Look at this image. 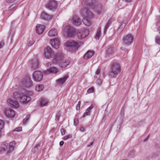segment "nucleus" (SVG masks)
Instances as JSON below:
<instances>
[{
  "instance_id": "2",
  "label": "nucleus",
  "mask_w": 160,
  "mask_h": 160,
  "mask_svg": "<svg viewBox=\"0 0 160 160\" xmlns=\"http://www.w3.org/2000/svg\"><path fill=\"white\" fill-rule=\"evenodd\" d=\"M33 95L32 92L26 91L25 95H21L18 92H15L13 93V98L19 101L23 104L27 103L31 100L29 96Z\"/></svg>"
},
{
  "instance_id": "42",
  "label": "nucleus",
  "mask_w": 160,
  "mask_h": 160,
  "mask_svg": "<svg viewBox=\"0 0 160 160\" xmlns=\"http://www.w3.org/2000/svg\"><path fill=\"white\" fill-rule=\"evenodd\" d=\"M94 88L93 87H92L89 89L88 91L87 92L88 93H90L93 92L94 91Z\"/></svg>"
},
{
  "instance_id": "12",
  "label": "nucleus",
  "mask_w": 160,
  "mask_h": 160,
  "mask_svg": "<svg viewBox=\"0 0 160 160\" xmlns=\"http://www.w3.org/2000/svg\"><path fill=\"white\" fill-rule=\"evenodd\" d=\"M51 43L52 46L54 48L56 49L59 48L60 45V40L58 38H56L51 40Z\"/></svg>"
},
{
  "instance_id": "53",
  "label": "nucleus",
  "mask_w": 160,
  "mask_h": 160,
  "mask_svg": "<svg viewBox=\"0 0 160 160\" xmlns=\"http://www.w3.org/2000/svg\"><path fill=\"white\" fill-rule=\"evenodd\" d=\"M64 143V142L63 141H61L59 142V145L62 146Z\"/></svg>"
},
{
  "instance_id": "31",
  "label": "nucleus",
  "mask_w": 160,
  "mask_h": 160,
  "mask_svg": "<svg viewBox=\"0 0 160 160\" xmlns=\"http://www.w3.org/2000/svg\"><path fill=\"white\" fill-rule=\"evenodd\" d=\"M44 88V86L42 85H37L36 87V90L38 92H41Z\"/></svg>"
},
{
  "instance_id": "28",
  "label": "nucleus",
  "mask_w": 160,
  "mask_h": 160,
  "mask_svg": "<svg viewBox=\"0 0 160 160\" xmlns=\"http://www.w3.org/2000/svg\"><path fill=\"white\" fill-rule=\"evenodd\" d=\"M93 108L92 106L89 107L86 110L85 112L84 113L82 116L83 118H84L86 116L89 115L91 112V110H92Z\"/></svg>"
},
{
  "instance_id": "52",
  "label": "nucleus",
  "mask_w": 160,
  "mask_h": 160,
  "mask_svg": "<svg viewBox=\"0 0 160 160\" xmlns=\"http://www.w3.org/2000/svg\"><path fill=\"white\" fill-rule=\"evenodd\" d=\"M79 130L82 132H83L85 131V129L84 128L82 127L79 128Z\"/></svg>"
},
{
  "instance_id": "13",
  "label": "nucleus",
  "mask_w": 160,
  "mask_h": 160,
  "mask_svg": "<svg viewBox=\"0 0 160 160\" xmlns=\"http://www.w3.org/2000/svg\"><path fill=\"white\" fill-rule=\"evenodd\" d=\"M81 13L83 16L87 17L90 18H92L93 17L92 13L87 9H83Z\"/></svg>"
},
{
  "instance_id": "29",
  "label": "nucleus",
  "mask_w": 160,
  "mask_h": 160,
  "mask_svg": "<svg viewBox=\"0 0 160 160\" xmlns=\"http://www.w3.org/2000/svg\"><path fill=\"white\" fill-rule=\"evenodd\" d=\"M126 23L123 22H122L118 29L117 31L118 33H121L124 29Z\"/></svg>"
},
{
  "instance_id": "62",
  "label": "nucleus",
  "mask_w": 160,
  "mask_h": 160,
  "mask_svg": "<svg viewBox=\"0 0 160 160\" xmlns=\"http://www.w3.org/2000/svg\"><path fill=\"white\" fill-rule=\"evenodd\" d=\"M80 104H81V102H80V101H79V102H78V106H80Z\"/></svg>"
},
{
  "instance_id": "32",
  "label": "nucleus",
  "mask_w": 160,
  "mask_h": 160,
  "mask_svg": "<svg viewBox=\"0 0 160 160\" xmlns=\"http://www.w3.org/2000/svg\"><path fill=\"white\" fill-rule=\"evenodd\" d=\"M101 35V29L100 28H98V29L97 32L96 34L95 38L97 40L99 39V38Z\"/></svg>"
},
{
  "instance_id": "38",
  "label": "nucleus",
  "mask_w": 160,
  "mask_h": 160,
  "mask_svg": "<svg viewBox=\"0 0 160 160\" xmlns=\"http://www.w3.org/2000/svg\"><path fill=\"white\" fill-rule=\"evenodd\" d=\"M155 41L157 44H160V37L158 36H156Z\"/></svg>"
},
{
  "instance_id": "47",
  "label": "nucleus",
  "mask_w": 160,
  "mask_h": 160,
  "mask_svg": "<svg viewBox=\"0 0 160 160\" xmlns=\"http://www.w3.org/2000/svg\"><path fill=\"white\" fill-rule=\"evenodd\" d=\"M61 132L62 135H64L65 134V130L63 128L61 130Z\"/></svg>"
},
{
  "instance_id": "26",
  "label": "nucleus",
  "mask_w": 160,
  "mask_h": 160,
  "mask_svg": "<svg viewBox=\"0 0 160 160\" xmlns=\"http://www.w3.org/2000/svg\"><path fill=\"white\" fill-rule=\"evenodd\" d=\"M57 30L54 28L51 29L48 33V35L50 37L55 36L57 35Z\"/></svg>"
},
{
  "instance_id": "51",
  "label": "nucleus",
  "mask_w": 160,
  "mask_h": 160,
  "mask_svg": "<svg viewBox=\"0 0 160 160\" xmlns=\"http://www.w3.org/2000/svg\"><path fill=\"white\" fill-rule=\"evenodd\" d=\"M100 69H98L97 70V71H96V73H95L96 74V75H98L99 74L100 72Z\"/></svg>"
},
{
  "instance_id": "48",
  "label": "nucleus",
  "mask_w": 160,
  "mask_h": 160,
  "mask_svg": "<svg viewBox=\"0 0 160 160\" xmlns=\"http://www.w3.org/2000/svg\"><path fill=\"white\" fill-rule=\"evenodd\" d=\"M34 41H30L28 43V46H31L34 43Z\"/></svg>"
},
{
  "instance_id": "3",
  "label": "nucleus",
  "mask_w": 160,
  "mask_h": 160,
  "mask_svg": "<svg viewBox=\"0 0 160 160\" xmlns=\"http://www.w3.org/2000/svg\"><path fill=\"white\" fill-rule=\"evenodd\" d=\"M15 144L16 143L14 141L11 142L9 145L8 143L3 142L1 145L0 151L5 152L7 151L6 154L8 155L14 150L15 147Z\"/></svg>"
},
{
  "instance_id": "10",
  "label": "nucleus",
  "mask_w": 160,
  "mask_h": 160,
  "mask_svg": "<svg viewBox=\"0 0 160 160\" xmlns=\"http://www.w3.org/2000/svg\"><path fill=\"white\" fill-rule=\"evenodd\" d=\"M57 6L56 2L54 0H50L46 5V7L50 10L55 9Z\"/></svg>"
},
{
  "instance_id": "22",
  "label": "nucleus",
  "mask_w": 160,
  "mask_h": 160,
  "mask_svg": "<svg viewBox=\"0 0 160 160\" xmlns=\"http://www.w3.org/2000/svg\"><path fill=\"white\" fill-rule=\"evenodd\" d=\"M97 2V0H91V2H89L86 0H83L82 2V4L84 3L87 5L88 3L89 7H94V5L96 4Z\"/></svg>"
},
{
  "instance_id": "39",
  "label": "nucleus",
  "mask_w": 160,
  "mask_h": 160,
  "mask_svg": "<svg viewBox=\"0 0 160 160\" xmlns=\"http://www.w3.org/2000/svg\"><path fill=\"white\" fill-rule=\"evenodd\" d=\"M135 155V151H130L129 152L128 155V157H132L133 156Z\"/></svg>"
},
{
  "instance_id": "49",
  "label": "nucleus",
  "mask_w": 160,
  "mask_h": 160,
  "mask_svg": "<svg viewBox=\"0 0 160 160\" xmlns=\"http://www.w3.org/2000/svg\"><path fill=\"white\" fill-rule=\"evenodd\" d=\"M16 0H6V2L8 3L14 2Z\"/></svg>"
},
{
  "instance_id": "19",
  "label": "nucleus",
  "mask_w": 160,
  "mask_h": 160,
  "mask_svg": "<svg viewBox=\"0 0 160 160\" xmlns=\"http://www.w3.org/2000/svg\"><path fill=\"white\" fill-rule=\"evenodd\" d=\"M49 102V100L47 99L42 98H41L39 101V106L40 107H42L48 105Z\"/></svg>"
},
{
  "instance_id": "59",
  "label": "nucleus",
  "mask_w": 160,
  "mask_h": 160,
  "mask_svg": "<svg viewBox=\"0 0 160 160\" xmlns=\"http://www.w3.org/2000/svg\"><path fill=\"white\" fill-rule=\"evenodd\" d=\"M132 0H125V1L127 2H130L132 1Z\"/></svg>"
},
{
  "instance_id": "43",
  "label": "nucleus",
  "mask_w": 160,
  "mask_h": 160,
  "mask_svg": "<svg viewBox=\"0 0 160 160\" xmlns=\"http://www.w3.org/2000/svg\"><path fill=\"white\" fill-rule=\"evenodd\" d=\"M72 138V136L71 135H68L66 136H64L63 137V139L64 140H66L70 138Z\"/></svg>"
},
{
  "instance_id": "11",
  "label": "nucleus",
  "mask_w": 160,
  "mask_h": 160,
  "mask_svg": "<svg viewBox=\"0 0 160 160\" xmlns=\"http://www.w3.org/2000/svg\"><path fill=\"white\" fill-rule=\"evenodd\" d=\"M3 112L5 116L8 118H12L14 117L15 113L14 111L10 109H5L4 110Z\"/></svg>"
},
{
  "instance_id": "17",
  "label": "nucleus",
  "mask_w": 160,
  "mask_h": 160,
  "mask_svg": "<svg viewBox=\"0 0 160 160\" xmlns=\"http://www.w3.org/2000/svg\"><path fill=\"white\" fill-rule=\"evenodd\" d=\"M30 62V63L31 64L32 68L35 69L39 67V64L38 60L35 59L33 60H31Z\"/></svg>"
},
{
  "instance_id": "58",
  "label": "nucleus",
  "mask_w": 160,
  "mask_h": 160,
  "mask_svg": "<svg viewBox=\"0 0 160 160\" xmlns=\"http://www.w3.org/2000/svg\"><path fill=\"white\" fill-rule=\"evenodd\" d=\"M149 136L148 135V136H147V138H146V139H145L144 140V142H146V141H147V140H148V138H149Z\"/></svg>"
},
{
  "instance_id": "61",
  "label": "nucleus",
  "mask_w": 160,
  "mask_h": 160,
  "mask_svg": "<svg viewBox=\"0 0 160 160\" xmlns=\"http://www.w3.org/2000/svg\"><path fill=\"white\" fill-rule=\"evenodd\" d=\"M158 30L159 31V33L160 34V25L159 26Z\"/></svg>"
},
{
  "instance_id": "30",
  "label": "nucleus",
  "mask_w": 160,
  "mask_h": 160,
  "mask_svg": "<svg viewBox=\"0 0 160 160\" xmlns=\"http://www.w3.org/2000/svg\"><path fill=\"white\" fill-rule=\"evenodd\" d=\"M118 73L115 71H112L111 70L108 73L109 76L110 78H112L115 77L117 76Z\"/></svg>"
},
{
  "instance_id": "41",
  "label": "nucleus",
  "mask_w": 160,
  "mask_h": 160,
  "mask_svg": "<svg viewBox=\"0 0 160 160\" xmlns=\"http://www.w3.org/2000/svg\"><path fill=\"white\" fill-rule=\"evenodd\" d=\"M27 81H28V87H31L32 85V83L31 80L29 78H28L27 79Z\"/></svg>"
},
{
  "instance_id": "20",
  "label": "nucleus",
  "mask_w": 160,
  "mask_h": 160,
  "mask_svg": "<svg viewBox=\"0 0 160 160\" xmlns=\"http://www.w3.org/2000/svg\"><path fill=\"white\" fill-rule=\"evenodd\" d=\"M72 20L73 23L76 26H79L81 24L80 19L76 16H74L73 17Z\"/></svg>"
},
{
  "instance_id": "8",
  "label": "nucleus",
  "mask_w": 160,
  "mask_h": 160,
  "mask_svg": "<svg viewBox=\"0 0 160 160\" xmlns=\"http://www.w3.org/2000/svg\"><path fill=\"white\" fill-rule=\"evenodd\" d=\"M133 37L131 34H128L122 38L123 43L127 45H130L133 42Z\"/></svg>"
},
{
  "instance_id": "7",
  "label": "nucleus",
  "mask_w": 160,
  "mask_h": 160,
  "mask_svg": "<svg viewBox=\"0 0 160 160\" xmlns=\"http://www.w3.org/2000/svg\"><path fill=\"white\" fill-rule=\"evenodd\" d=\"M33 80L36 82H40L42 80L43 77L42 72L38 71L34 72L32 74Z\"/></svg>"
},
{
  "instance_id": "63",
  "label": "nucleus",
  "mask_w": 160,
  "mask_h": 160,
  "mask_svg": "<svg viewBox=\"0 0 160 160\" xmlns=\"http://www.w3.org/2000/svg\"><path fill=\"white\" fill-rule=\"evenodd\" d=\"M121 114L123 115L124 114V112L123 111V112L122 111L121 112Z\"/></svg>"
},
{
  "instance_id": "18",
  "label": "nucleus",
  "mask_w": 160,
  "mask_h": 160,
  "mask_svg": "<svg viewBox=\"0 0 160 160\" xmlns=\"http://www.w3.org/2000/svg\"><path fill=\"white\" fill-rule=\"evenodd\" d=\"M58 69L56 68L55 67H52L48 69L47 71H45L44 72V73L46 74H49L50 73H53L54 74H56L58 72Z\"/></svg>"
},
{
  "instance_id": "27",
  "label": "nucleus",
  "mask_w": 160,
  "mask_h": 160,
  "mask_svg": "<svg viewBox=\"0 0 160 160\" xmlns=\"http://www.w3.org/2000/svg\"><path fill=\"white\" fill-rule=\"evenodd\" d=\"M82 22L85 25L87 26H89L91 24L90 18L87 17L85 16L82 19Z\"/></svg>"
},
{
  "instance_id": "56",
  "label": "nucleus",
  "mask_w": 160,
  "mask_h": 160,
  "mask_svg": "<svg viewBox=\"0 0 160 160\" xmlns=\"http://www.w3.org/2000/svg\"><path fill=\"white\" fill-rule=\"evenodd\" d=\"M93 144V142H91L89 144H88L87 145V147H89L90 146H91V145H92Z\"/></svg>"
},
{
  "instance_id": "33",
  "label": "nucleus",
  "mask_w": 160,
  "mask_h": 160,
  "mask_svg": "<svg viewBox=\"0 0 160 160\" xmlns=\"http://www.w3.org/2000/svg\"><path fill=\"white\" fill-rule=\"evenodd\" d=\"M17 5L16 4H13L8 8V10L10 11H14L16 9Z\"/></svg>"
},
{
  "instance_id": "23",
  "label": "nucleus",
  "mask_w": 160,
  "mask_h": 160,
  "mask_svg": "<svg viewBox=\"0 0 160 160\" xmlns=\"http://www.w3.org/2000/svg\"><path fill=\"white\" fill-rule=\"evenodd\" d=\"M94 52L92 51L89 50L84 55L83 58L85 59L91 58L94 55Z\"/></svg>"
},
{
  "instance_id": "36",
  "label": "nucleus",
  "mask_w": 160,
  "mask_h": 160,
  "mask_svg": "<svg viewBox=\"0 0 160 160\" xmlns=\"http://www.w3.org/2000/svg\"><path fill=\"white\" fill-rule=\"evenodd\" d=\"M38 147H40V145L39 144H38L37 145L35 146L32 148V152L34 153H35L36 151L38 150Z\"/></svg>"
},
{
  "instance_id": "40",
  "label": "nucleus",
  "mask_w": 160,
  "mask_h": 160,
  "mask_svg": "<svg viewBox=\"0 0 160 160\" xmlns=\"http://www.w3.org/2000/svg\"><path fill=\"white\" fill-rule=\"evenodd\" d=\"M78 118H76L74 120V125L75 126H77L78 124Z\"/></svg>"
},
{
  "instance_id": "24",
  "label": "nucleus",
  "mask_w": 160,
  "mask_h": 160,
  "mask_svg": "<svg viewBox=\"0 0 160 160\" xmlns=\"http://www.w3.org/2000/svg\"><path fill=\"white\" fill-rule=\"evenodd\" d=\"M68 77V75H65L63 78L57 79L56 81L59 84H63L66 82Z\"/></svg>"
},
{
  "instance_id": "5",
  "label": "nucleus",
  "mask_w": 160,
  "mask_h": 160,
  "mask_svg": "<svg viewBox=\"0 0 160 160\" xmlns=\"http://www.w3.org/2000/svg\"><path fill=\"white\" fill-rule=\"evenodd\" d=\"M64 31L69 37L73 36L75 34V28L70 25L66 26L64 28Z\"/></svg>"
},
{
  "instance_id": "15",
  "label": "nucleus",
  "mask_w": 160,
  "mask_h": 160,
  "mask_svg": "<svg viewBox=\"0 0 160 160\" xmlns=\"http://www.w3.org/2000/svg\"><path fill=\"white\" fill-rule=\"evenodd\" d=\"M45 27L44 25L38 24L36 26V32L38 34H42L43 32Z\"/></svg>"
},
{
  "instance_id": "16",
  "label": "nucleus",
  "mask_w": 160,
  "mask_h": 160,
  "mask_svg": "<svg viewBox=\"0 0 160 160\" xmlns=\"http://www.w3.org/2000/svg\"><path fill=\"white\" fill-rule=\"evenodd\" d=\"M52 17V15H49L44 12H42L40 16V18L42 19L47 21L51 20Z\"/></svg>"
},
{
  "instance_id": "50",
  "label": "nucleus",
  "mask_w": 160,
  "mask_h": 160,
  "mask_svg": "<svg viewBox=\"0 0 160 160\" xmlns=\"http://www.w3.org/2000/svg\"><path fill=\"white\" fill-rule=\"evenodd\" d=\"M59 117H60L59 114L58 113V114H57L56 116V119H57V120H58L59 119Z\"/></svg>"
},
{
  "instance_id": "54",
  "label": "nucleus",
  "mask_w": 160,
  "mask_h": 160,
  "mask_svg": "<svg viewBox=\"0 0 160 160\" xmlns=\"http://www.w3.org/2000/svg\"><path fill=\"white\" fill-rule=\"evenodd\" d=\"M51 63L50 62H48L47 64V66L48 67H51Z\"/></svg>"
},
{
  "instance_id": "55",
  "label": "nucleus",
  "mask_w": 160,
  "mask_h": 160,
  "mask_svg": "<svg viewBox=\"0 0 160 160\" xmlns=\"http://www.w3.org/2000/svg\"><path fill=\"white\" fill-rule=\"evenodd\" d=\"M157 22H158L159 21H160V16H158L157 17Z\"/></svg>"
},
{
  "instance_id": "35",
  "label": "nucleus",
  "mask_w": 160,
  "mask_h": 160,
  "mask_svg": "<svg viewBox=\"0 0 160 160\" xmlns=\"http://www.w3.org/2000/svg\"><path fill=\"white\" fill-rule=\"evenodd\" d=\"M30 117V115H27L25 118H24L23 119V123L24 124H25L27 123V122L29 120V118Z\"/></svg>"
},
{
  "instance_id": "9",
  "label": "nucleus",
  "mask_w": 160,
  "mask_h": 160,
  "mask_svg": "<svg viewBox=\"0 0 160 160\" xmlns=\"http://www.w3.org/2000/svg\"><path fill=\"white\" fill-rule=\"evenodd\" d=\"M7 103L10 107L12 108H17L19 106L17 101L11 98H9L7 100Z\"/></svg>"
},
{
  "instance_id": "14",
  "label": "nucleus",
  "mask_w": 160,
  "mask_h": 160,
  "mask_svg": "<svg viewBox=\"0 0 160 160\" xmlns=\"http://www.w3.org/2000/svg\"><path fill=\"white\" fill-rule=\"evenodd\" d=\"M63 57V55H62V59L58 62V63H55V64H59V66L62 68H65L67 65H68L70 63V61L69 60H63L61 62H60L61 60L62 59Z\"/></svg>"
},
{
  "instance_id": "57",
  "label": "nucleus",
  "mask_w": 160,
  "mask_h": 160,
  "mask_svg": "<svg viewBox=\"0 0 160 160\" xmlns=\"http://www.w3.org/2000/svg\"><path fill=\"white\" fill-rule=\"evenodd\" d=\"M80 106H78L77 105V106L76 107V109L77 110H78L80 109Z\"/></svg>"
},
{
  "instance_id": "1",
  "label": "nucleus",
  "mask_w": 160,
  "mask_h": 160,
  "mask_svg": "<svg viewBox=\"0 0 160 160\" xmlns=\"http://www.w3.org/2000/svg\"><path fill=\"white\" fill-rule=\"evenodd\" d=\"M44 55L47 58H53L52 62L53 63H58L62 57V53L61 52L55 53L49 46L45 48Z\"/></svg>"
},
{
  "instance_id": "34",
  "label": "nucleus",
  "mask_w": 160,
  "mask_h": 160,
  "mask_svg": "<svg viewBox=\"0 0 160 160\" xmlns=\"http://www.w3.org/2000/svg\"><path fill=\"white\" fill-rule=\"evenodd\" d=\"M111 23V19H109V20L107 22L106 24V25L105 27H104V32H105L106 31H107V29L108 28L109 26L110 23Z\"/></svg>"
},
{
  "instance_id": "25",
  "label": "nucleus",
  "mask_w": 160,
  "mask_h": 160,
  "mask_svg": "<svg viewBox=\"0 0 160 160\" xmlns=\"http://www.w3.org/2000/svg\"><path fill=\"white\" fill-rule=\"evenodd\" d=\"M106 54L108 56L112 55L114 53L113 47L110 46L107 47L106 50Z\"/></svg>"
},
{
  "instance_id": "37",
  "label": "nucleus",
  "mask_w": 160,
  "mask_h": 160,
  "mask_svg": "<svg viewBox=\"0 0 160 160\" xmlns=\"http://www.w3.org/2000/svg\"><path fill=\"white\" fill-rule=\"evenodd\" d=\"M4 125V121L0 119V130H1L3 128Z\"/></svg>"
},
{
  "instance_id": "4",
  "label": "nucleus",
  "mask_w": 160,
  "mask_h": 160,
  "mask_svg": "<svg viewBox=\"0 0 160 160\" xmlns=\"http://www.w3.org/2000/svg\"><path fill=\"white\" fill-rule=\"evenodd\" d=\"M89 33V30L86 28H82L78 30L77 36L78 39H82L86 37Z\"/></svg>"
},
{
  "instance_id": "60",
  "label": "nucleus",
  "mask_w": 160,
  "mask_h": 160,
  "mask_svg": "<svg viewBox=\"0 0 160 160\" xmlns=\"http://www.w3.org/2000/svg\"><path fill=\"white\" fill-rule=\"evenodd\" d=\"M55 130V128H53L52 129L51 131H54Z\"/></svg>"
},
{
  "instance_id": "45",
  "label": "nucleus",
  "mask_w": 160,
  "mask_h": 160,
  "mask_svg": "<svg viewBox=\"0 0 160 160\" xmlns=\"http://www.w3.org/2000/svg\"><path fill=\"white\" fill-rule=\"evenodd\" d=\"M96 82L97 84L100 85L102 83V81L100 79H98L96 81Z\"/></svg>"
},
{
  "instance_id": "46",
  "label": "nucleus",
  "mask_w": 160,
  "mask_h": 160,
  "mask_svg": "<svg viewBox=\"0 0 160 160\" xmlns=\"http://www.w3.org/2000/svg\"><path fill=\"white\" fill-rule=\"evenodd\" d=\"M4 45V42L3 40H2L0 42V48H2Z\"/></svg>"
},
{
  "instance_id": "44",
  "label": "nucleus",
  "mask_w": 160,
  "mask_h": 160,
  "mask_svg": "<svg viewBox=\"0 0 160 160\" xmlns=\"http://www.w3.org/2000/svg\"><path fill=\"white\" fill-rule=\"evenodd\" d=\"M22 130V128L21 127H19L18 128H15L14 130V131H21Z\"/></svg>"
},
{
  "instance_id": "6",
  "label": "nucleus",
  "mask_w": 160,
  "mask_h": 160,
  "mask_svg": "<svg viewBox=\"0 0 160 160\" xmlns=\"http://www.w3.org/2000/svg\"><path fill=\"white\" fill-rule=\"evenodd\" d=\"M65 46L76 50L78 49V44L77 42L73 40L68 41L64 43Z\"/></svg>"
},
{
  "instance_id": "64",
  "label": "nucleus",
  "mask_w": 160,
  "mask_h": 160,
  "mask_svg": "<svg viewBox=\"0 0 160 160\" xmlns=\"http://www.w3.org/2000/svg\"><path fill=\"white\" fill-rule=\"evenodd\" d=\"M94 77L95 78H97V75H95L94 76Z\"/></svg>"
},
{
  "instance_id": "21",
  "label": "nucleus",
  "mask_w": 160,
  "mask_h": 160,
  "mask_svg": "<svg viewBox=\"0 0 160 160\" xmlns=\"http://www.w3.org/2000/svg\"><path fill=\"white\" fill-rule=\"evenodd\" d=\"M111 70L112 71H115L117 73H118L120 72V66L118 64H113L112 66Z\"/></svg>"
}]
</instances>
